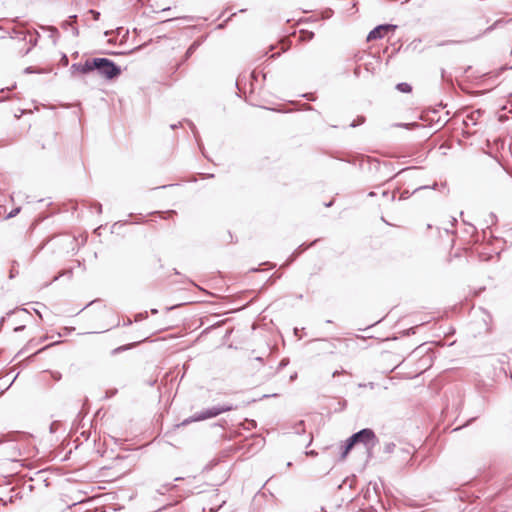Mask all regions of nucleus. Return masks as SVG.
<instances>
[{
  "label": "nucleus",
  "mask_w": 512,
  "mask_h": 512,
  "mask_svg": "<svg viewBox=\"0 0 512 512\" xmlns=\"http://www.w3.org/2000/svg\"><path fill=\"white\" fill-rule=\"evenodd\" d=\"M71 69L82 74L98 70V72L107 79H113L120 75L121 72L119 67L106 58H93L87 60L84 64H73Z\"/></svg>",
  "instance_id": "nucleus-1"
},
{
  "label": "nucleus",
  "mask_w": 512,
  "mask_h": 512,
  "mask_svg": "<svg viewBox=\"0 0 512 512\" xmlns=\"http://www.w3.org/2000/svg\"><path fill=\"white\" fill-rule=\"evenodd\" d=\"M374 438H375V435H374L373 431L370 429H363V430L359 431L358 433L354 434L347 440L346 445L344 446V450L342 452V458H345L347 456V454L349 453L351 448L356 443H363L367 447L370 444L373 445Z\"/></svg>",
  "instance_id": "nucleus-2"
},
{
  "label": "nucleus",
  "mask_w": 512,
  "mask_h": 512,
  "mask_svg": "<svg viewBox=\"0 0 512 512\" xmlns=\"http://www.w3.org/2000/svg\"><path fill=\"white\" fill-rule=\"evenodd\" d=\"M231 410V407L229 406H226V407H213L209 410H207L206 412H204L200 417H198L196 420H202V419H206V418H211V417H215L225 411H229Z\"/></svg>",
  "instance_id": "nucleus-4"
},
{
  "label": "nucleus",
  "mask_w": 512,
  "mask_h": 512,
  "mask_svg": "<svg viewBox=\"0 0 512 512\" xmlns=\"http://www.w3.org/2000/svg\"><path fill=\"white\" fill-rule=\"evenodd\" d=\"M394 29H395V26H393V25H380V26L374 28L369 33L367 40L371 41V40L382 38L386 33H388L389 31H392Z\"/></svg>",
  "instance_id": "nucleus-3"
},
{
  "label": "nucleus",
  "mask_w": 512,
  "mask_h": 512,
  "mask_svg": "<svg viewBox=\"0 0 512 512\" xmlns=\"http://www.w3.org/2000/svg\"><path fill=\"white\" fill-rule=\"evenodd\" d=\"M397 89L401 92H409L411 87L407 83H400L397 85Z\"/></svg>",
  "instance_id": "nucleus-5"
},
{
  "label": "nucleus",
  "mask_w": 512,
  "mask_h": 512,
  "mask_svg": "<svg viewBox=\"0 0 512 512\" xmlns=\"http://www.w3.org/2000/svg\"><path fill=\"white\" fill-rule=\"evenodd\" d=\"M308 455H314L315 453L313 451H310L307 453Z\"/></svg>",
  "instance_id": "nucleus-7"
},
{
  "label": "nucleus",
  "mask_w": 512,
  "mask_h": 512,
  "mask_svg": "<svg viewBox=\"0 0 512 512\" xmlns=\"http://www.w3.org/2000/svg\"><path fill=\"white\" fill-rule=\"evenodd\" d=\"M20 209L19 208H16L15 210L11 211L8 215V217H14L16 216L18 213H19Z\"/></svg>",
  "instance_id": "nucleus-6"
}]
</instances>
